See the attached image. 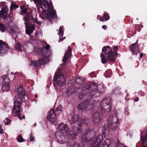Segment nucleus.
Returning a JSON list of instances; mask_svg holds the SVG:
<instances>
[{"label":"nucleus","mask_w":147,"mask_h":147,"mask_svg":"<svg viewBox=\"0 0 147 147\" xmlns=\"http://www.w3.org/2000/svg\"><path fill=\"white\" fill-rule=\"evenodd\" d=\"M45 50L46 51L47 53H49V57H50V55H51V52L49 50V49L50 48V46L49 45H47L45 47V48H44Z\"/></svg>","instance_id":"nucleus-36"},{"label":"nucleus","mask_w":147,"mask_h":147,"mask_svg":"<svg viewBox=\"0 0 147 147\" xmlns=\"http://www.w3.org/2000/svg\"><path fill=\"white\" fill-rule=\"evenodd\" d=\"M78 109L79 110L83 111V102L82 101L78 105Z\"/></svg>","instance_id":"nucleus-38"},{"label":"nucleus","mask_w":147,"mask_h":147,"mask_svg":"<svg viewBox=\"0 0 147 147\" xmlns=\"http://www.w3.org/2000/svg\"><path fill=\"white\" fill-rule=\"evenodd\" d=\"M117 147H127L125 146L124 145L120 143H118L117 144Z\"/></svg>","instance_id":"nucleus-44"},{"label":"nucleus","mask_w":147,"mask_h":147,"mask_svg":"<svg viewBox=\"0 0 147 147\" xmlns=\"http://www.w3.org/2000/svg\"><path fill=\"white\" fill-rule=\"evenodd\" d=\"M38 97V96L37 95H36L35 96V98H37Z\"/></svg>","instance_id":"nucleus-57"},{"label":"nucleus","mask_w":147,"mask_h":147,"mask_svg":"<svg viewBox=\"0 0 147 147\" xmlns=\"http://www.w3.org/2000/svg\"><path fill=\"white\" fill-rule=\"evenodd\" d=\"M63 29V28L61 26H60L59 28V30H62V29Z\"/></svg>","instance_id":"nucleus-54"},{"label":"nucleus","mask_w":147,"mask_h":147,"mask_svg":"<svg viewBox=\"0 0 147 147\" xmlns=\"http://www.w3.org/2000/svg\"><path fill=\"white\" fill-rule=\"evenodd\" d=\"M3 130L2 129L0 128V133L1 134L3 133Z\"/></svg>","instance_id":"nucleus-49"},{"label":"nucleus","mask_w":147,"mask_h":147,"mask_svg":"<svg viewBox=\"0 0 147 147\" xmlns=\"http://www.w3.org/2000/svg\"><path fill=\"white\" fill-rule=\"evenodd\" d=\"M94 131L93 129H88L85 131V133L83 134V144H84L85 145H87V144H89L87 138L85 137V138L84 139V136H86L87 134L91 133H93Z\"/></svg>","instance_id":"nucleus-20"},{"label":"nucleus","mask_w":147,"mask_h":147,"mask_svg":"<svg viewBox=\"0 0 147 147\" xmlns=\"http://www.w3.org/2000/svg\"><path fill=\"white\" fill-rule=\"evenodd\" d=\"M3 86L2 87L3 90L4 91H8L10 89L9 84H3Z\"/></svg>","instance_id":"nucleus-26"},{"label":"nucleus","mask_w":147,"mask_h":147,"mask_svg":"<svg viewBox=\"0 0 147 147\" xmlns=\"http://www.w3.org/2000/svg\"><path fill=\"white\" fill-rule=\"evenodd\" d=\"M85 104V103H84V102L83 101V110H84V109H85L86 108L87 109V107H88V106H89V105H88V103L87 104L86 103V107H84V104Z\"/></svg>","instance_id":"nucleus-46"},{"label":"nucleus","mask_w":147,"mask_h":147,"mask_svg":"<svg viewBox=\"0 0 147 147\" xmlns=\"http://www.w3.org/2000/svg\"><path fill=\"white\" fill-rule=\"evenodd\" d=\"M71 49L70 47L69 46L68 50L65 52V55L64 56V58L63 60V61L64 63L65 62L69 57L71 55Z\"/></svg>","instance_id":"nucleus-19"},{"label":"nucleus","mask_w":147,"mask_h":147,"mask_svg":"<svg viewBox=\"0 0 147 147\" xmlns=\"http://www.w3.org/2000/svg\"><path fill=\"white\" fill-rule=\"evenodd\" d=\"M74 44H74V43H73V44H72V45H74Z\"/></svg>","instance_id":"nucleus-59"},{"label":"nucleus","mask_w":147,"mask_h":147,"mask_svg":"<svg viewBox=\"0 0 147 147\" xmlns=\"http://www.w3.org/2000/svg\"><path fill=\"white\" fill-rule=\"evenodd\" d=\"M21 118H22V119H25V116L24 115H23L22 117H21Z\"/></svg>","instance_id":"nucleus-53"},{"label":"nucleus","mask_w":147,"mask_h":147,"mask_svg":"<svg viewBox=\"0 0 147 147\" xmlns=\"http://www.w3.org/2000/svg\"><path fill=\"white\" fill-rule=\"evenodd\" d=\"M110 143V140L109 139H107L105 141L102 145V146L103 147H109Z\"/></svg>","instance_id":"nucleus-27"},{"label":"nucleus","mask_w":147,"mask_h":147,"mask_svg":"<svg viewBox=\"0 0 147 147\" xmlns=\"http://www.w3.org/2000/svg\"><path fill=\"white\" fill-rule=\"evenodd\" d=\"M109 17L107 14H104L103 15L102 17L100 18V21H104L105 20H107L109 19Z\"/></svg>","instance_id":"nucleus-28"},{"label":"nucleus","mask_w":147,"mask_h":147,"mask_svg":"<svg viewBox=\"0 0 147 147\" xmlns=\"http://www.w3.org/2000/svg\"><path fill=\"white\" fill-rule=\"evenodd\" d=\"M62 107L61 105L57 107L55 111L53 110H51L48 112L47 118V120H49L51 123H55L56 120V113L57 111H61L62 110Z\"/></svg>","instance_id":"nucleus-11"},{"label":"nucleus","mask_w":147,"mask_h":147,"mask_svg":"<svg viewBox=\"0 0 147 147\" xmlns=\"http://www.w3.org/2000/svg\"><path fill=\"white\" fill-rule=\"evenodd\" d=\"M89 122V120L88 119H83V124L85 123V124H87Z\"/></svg>","instance_id":"nucleus-42"},{"label":"nucleus","mask_w":147,"mask_h":147,"mask_svg":"<svg viewBox=\"0 0 147 147\" xmlns=\"http://www.w3.org/2000/svg\"><path fill=\"white\" fill-rule=\"evenodd\" d=\"M102 28L104 29H105L107 28V26L105 25H104L102 26Z\"/></svg>","instance_id":"nucleus-48"},{"label":"nucleus","mask_w":147,"mask_h":147,"mask_svg":"<svg viewBox=\"0 0 147 147\" xmlns=\"http://www.w3.org/2000/svg\"><path fill=\"white\" fill-rule=\"evenodd\" d=\"M58 128L59 130L64 131L65 133L69 129L68 125L63 123H61L59 125Z\"/></svg>","instance_id":"nucleus-21"},{"label":"nucleus","mask_w":147,"mask_h":147,"mask_svg":"<svg viewBox=\"0 0 147 147\" xmlns=\"http://www.w3.org/2000/svg\"><path fill=\"white\" fill-rule=\"evenodd\" d=\"M100 16H97V19H98L99 20H100Z\"/></svg>","instance_id":"nucleus-51"},{"label":"nucleus","mask_w":147,"mask_h":147,"mask_svg":"<svg viewBox=\"0 0 147 147\" xmlns=\"http://www.w3.org/2000/svg\"><path fill=\"white\" fill-rule=\"evenodd\" d=\"M17 140L18 142H21L25 141L24 139L23 138L21 135H20L17 138Z\"/></svg>","instance_id":"nucleus-34"},{"label":"nucleus","mask_w":147,"mask_h":147,"mask_svg":"<svg viewBox=\"0 0 147 147\" xmlns=\"http://www.w3.org/2000/svg\"><path fill=\"white\" fill-rule=\"evenodd\" d=\"M140 139L142 143V147H147V131L146 132L145 136H141Z\"/></svg>","instance_id":"nucleus-22"},{"label":"nucleus","mask_w":147,"mask_h":147,"mask_svg":"<svg viewBox=\"0 0 147 147\" xmlns=\"http://www.w3.org/2000/svg\"><path fill=\"white\" fill-rule=\"evenodd\" d=\"M9 49V47L6 43L0 40V54H5Z\"/></svg>","instance_id":"nucleus-14"},{"label":"nucleus","mask_w":147,"mask_h":147,"mask_svg":"<svg viewBox=\"0 0 147 147\" xmlns=\"http://www.w3.org/2000/svg\"><path fill=\"white\" fill-rule=\"evenodd\" d=\"M58 34L59 36V42H61L63 40V39H62V37H63V30H59Z\"/></svg>","instance_id":"nucleus-30"},{"label":"nucleus","mask_w":147,"mask_h":147,"mask_svg":"<svg viewBox=\"0 0 147 147\" xmlns=\"http://www.w3.org/2000/svg\"><path fill=\"white\" fill-rule=\"evenodd\" d=\"M114 53L116 54H117V51L118 50V48L117 46H115L114 48Z\"/></svg>","instance_id":"nucleus-45"},{"label":"nucleus","mask_w":147,"mask_h":147,"mask_svg":"<svg viewBox=\"0 0 147 147\" xmlns=\"http://www.w3.org/2000/svg\"><path fill=\"white\" fill-rule=\"evenodd\" d=\"M111 69H109L105 71L104 75L106 78H109L111 76Z\"/></svg>","instance_id":"nucleus-29"},{"label":"nucleus","mask_w":147,"mask_h":147,"mask_svg":"<svg viewBox=\"0 0 147 147\" xmlns=\"http://www.w3.org/2000/svg\"><path fill=\"white\" fill-rule=\"evenodd\" d=\"M69 147H81V146L79 144L74 143L73 144L70 145Z\"/></svg>","instance_id":"nucleus-39"},{"label":"nucleus","mask_w":147,"mask_h":147,"mask_svg":"<svg viewBox=\"0 0 147 147\" xmlns=\"http://www.w3.org/2000/svg\"><path fill=\"white\" fill-rule=\"evenodd\" d=\"M83 93L86 92L85 95L89 94L92 98L99 96V94L98 86L94 82H88L87 84H85L83 82Z\"/></svg>","instance_id":"nucleus-4"},{"label":"nucleus","mask_w":147,"mask_h":147,"mask_svg":"<svg viewBox=\"0 0 147 147\" xmlns=\"http://www.w3.org/2000/svg\"><path fill=\"white\" fill-rule=\"evenodd\" d=\"M101 113L96 112L93 115L92 120L95 124H98L100 122L102 116L106 115L112 109L111 98H107L102 100L100 103Z\"/></svg>","instance_id":"nucleus-1"},{"label":"nucleus","mask_w":147,"mask_h":147,"mask_svg":"<svg viewBox=\"0 0 147 147\" xmlns=\"http://www.w3.org/2000/svg\"><path fill=\"white\" fill-rule=\"evenodd\" d=\"M33 19H29V20H30V22H31V23L32 24V22H33L34 23H36L38 25H41V23L39 21H38V20L37 19H34L33 18Z\"/></svg>","instance_id":"nucleus-31"},{"label":"nucleus","mask_w":147,"mask_h":147,"mask_svg":"<svg viewBox=\"0 0 147 147\" xmlns=\"http://www.w3.org/2000/svg\"><path fill=\"white\" fill-rule=\"evenodd\" d=\"M82 138H83V136H81V140H82Z\"/></svg>","instance_id":"nucleus-58"},{"label":"nucleus","mask_w":147,"mask_h":147,"mask_svg":"<svg viewBox=\"0 0 147 147\" xmlns=\"http://www.w3.org/2000/svg\"><path fill=\"white\" fill-rule=\"evenodd\" d=\"M83 123L81 121L76 126L75 125H71L73 131H69V129L65 133L67 137L69 139H75L76 138L77 134L80 133L82 131Z\"/></svg>","instance_id":"nucleus-7"},{"label":"nucleus","mask_w":147,"mask_h":147,"mask_svg":"<svg viewBox=\"0 0 147 147\" xmlns=\"http://www.w3.org/2000/svg\"><path fill=\"white\" fill-rule=\"evenodd\" d=\"M27 9H26L24 8L23 9H22L21 11L22 12L24 13H26L27 15L24 18H24H26L28 15H29L30 16H32L31 14L30 13L28 12H27Z\"/></svg>","instance_id":"nucleus-32"},{"label":"nucleus","mask_w":147,"mask_h":147,"mask_svg":"<svg viewBox=\"0 0 147 147\" xmlns=\"http://www.w3.org/2000/svg\"><path fill=\"white\" fill-rule=\"evenodd\" d=\"M19 7V6L16 4H12L10 7V10L12 11L14 8H17Z\"/></svg>","instance_id":"nucleus-37"},{"label":"nucleus","mask_w":147,"mask_h":147,"mask_svg":"<svg viewBox=\"0 0 147 147\" xmlns=\"http://www.w3.org/2000/svg\"><path fill=\"white\" fill-rule=\"evenodd\" d=\"M136 20H138V18H137V19H136Z\"/></svg>","instance_id":"nucleus-60"},{"label":"nucleus","mask_w":147,"mask_h":147,"mask_svg":"<svg viewBox=\"0 0 147 147\" xmlns=\"http://www.w3.org/2000/svg\"><path fill=\"white\" fill-rule=\"evenodd\" d=\"M69 84L70 85L69 86L66 91V93L68 96H69L75 93L77 90H78V87H76L75 85H72L70 83Z\"/></svg>","instance_id":"nucleus-15"},{"label":"nucleus","mask_w":147,"mask_h":147,"mask_svg":"<svg viewBox=\"0 0 147 147\" xmlns=\"http://www.w3.org/2000/svg\"><path fill=\"white\" fill-rule=\"evenodd\" d=\"M5 119H6V120H7H7L8 121V120H9V119L8 118H6Z\"/></svg>","instance_id":"nucleus-56"},{"label":"nucleus","mask_w":147,"mask_h":147,"mask_svg":"<svg viewBox=\"0 0 147 147\" xmlns=\"http://www.w3.org/2000/svg\"><path fill=\"white\" fill-rule=\"evenodd\" d=\"M102 140V136L100 135H98V136L97 137L96 142L94 143L92 146L94 147H99Z\"/></svg>","instance_id":"nucleus-18"},{"label":"nucleus","mask_w":147,"mask_h":147,"mask_svg":"<svg viewBox=\"0 0 147 147\" xmlns=\"http://www.w3.org/2000/svg\"><path fill=\"white\" fill-rule=\"evenodd\" d=\"M102 52L105 55L101 53L100 57L102 63H106L108 61L113 62L115 61V58L112 49L109 46L104 47L102 49Z\"/></svg>","instance_id":"nucleus-6"},{"label":"nucleus","mask_w":147,"mask_h":147,"mask_svg":"<svg viewBox=\"0 0 147 147\" xmlns=\"http://www.w3.org/2000/svg\"><path fill=\"white\" fill-rule=\"evenodd\" d=\"M89 75L91 78H94L96 77V75L95 73L94 72H92L90 73L89 74Z\"/></svg>","instance_id":"nucleus-40"},{"label":"nucleus","mask_w":147,"mask_h":147,"mask_svg":"<svg viewBox=\"0 0 147 147\" xmlns=\"http://www.w3.org/2000/svg\"><path fill=\"white\" fill-rule=\"evenodd\" d=\"M138 40L136 42L132 44L130 47V49L133 55H136L140 52L139 46L136 45Z\"/></svg>","instance_id":"nucleus-16"},{"label":"nucleus","mask_w":147,"mask_h":147,"mask_svg":"<svg viewBox=\"0 0 147 147\" xmlns=\"http://www.w3.org/2000/svg\"><path fill=\"white\" fill-rule=\"evenodd\" d=\"M143 56V54L142 53H141L140 55V57L141 58H142Z\"/></svg>","instance_id":"nucleus-52"},{"label":"nucleus","mask_w":147,"mask_h":147,"mask_svg":"<svg viewBox=\"0 0 147 147\" xmlns=\"http://www.w3.org/2000/svg\"><path fill=\"white\" fill-rule=\"evenodd\" d=\"M11 120H9L8 121V120L7 122H6L5 123V125H8L10 124V123L11 122Z\"/></svg>","instance_id":"nucleus-47"},{"label":"nucleus","mask_w":147,"mask_h":147,"mask_svg":"<svg viewBox=\"0 0 147 147\" xmlns=\"http://www.w3.org/2000/svg\"><path fill=\"white\" fill-rule=\"evenodd\" d=\"M15 48L17 50L19 51L22 50L21 45L19 42H18L16 44Z\"/></svg>","instance_id":"nucleus-33"},{"label":"nucleus","mask_w":147,"mask_h":147,"mask_svg":"<svg viewBox=\"0 0 147 147\" xmlns=\"http://www.w3.org/2000/svg\"><path fill=\"white\" fill-rule=\"evenodd\" d=\"M30 140L31 141H32L34 139V137L32 133L30 134Z\"/></svg>","instance_id":"nucleus-41"},{"label":"nucleus","mask_w":147,"mask_h":147,"mask_svg":"<svg viewBox=\"0 0 147 147\" xmlns=\"http://www.w3.org/2000/svg\"><path fill=\"white\" fill-rule=\"evenodd\" d=\"M2 17L1 18H3V19L4 20L6 19L7 18H9L10 19L9 21L10 23L12 22L13 21V18L12 16V14H9L8 15L5 13L3 15H2Z\"/></svg>","instance_id":"nucleus-24"},{"label":"nucleus","mask_w":147,"mask_h":147,"mask_svg":"<svg viewBox=\"0 0 147 147\" xmlns=\"http://www.w3.org/2000/svg\"><path fill=\"white\" fill-rule=\"evenodd\" d=\"M138 100H139V98L138 97H136L135 98V100L137 102V101H138Z\"/></svg>","instance_id":"nucleus-50"},{"label":"nucleus","mask_w":147,"mask_h":147,"mask_svg":"<svg viewBox=\"0 0 147 147\" xmlns=\"http://www.w3.org/2000/svg\"><path fill=\"white\" fill-rule=\"evenodd\" d=\"M5 27L4 25L1 23H0V30L2 32H4L5 31Z\"/></svg>","instance_id":"nucleus-35"},{"label":"nucleus","mask_w":147,"mask_h":147,"mask_svg":"<svg viewBox=\"0 0 147 147\" xmlns=\"http://www.w3.org/2000/svg\"><path fill=\"white\" fill-rule=\"evenodd\" d=\"M34 51L36 52V55H41V57L37 61H32L29 65L30 66H32L37 68L40 67L42 65L49 61L50 58L49 53L46 52L44 47H37L34 49Z\"/></svg>","instance_id":"nucleus-3"},{"label":"nucleus","mask_w":147,"mask_h":147,"mask_svg":"<svg viewBox=\"0 0 147 147\" xmlns=\"http://www.w3.org/2000/svg\"><path fill=\"white\" fill-rule=\"evenodd\" d=\"M117 117L116 116L110 115L107 120L108 125H105L102 129L103 133L105 134H108L109 131L111 130H113L117 127L116 123Z\"/></svg>","instance_id":"nucleus-8"},{"label":"nucleus","mask_w":147,"mask_h":147,"mask_svg":"<svg viewBox=\"0 0 147 147\" xmlns=\"http://www.w3.org/2000/svg\"><path fill=\"white\" fill-rule=\"evenodd\" d=\"M52 6H51L52 9L51 11H49L47 13V16L46 19H48L49 22H51L52 21V19H57V14L56 11L53 9H52Z\"/></svg>","instance_id":"nucleus-13"},{"label":"nucleus","mask_w":147,"mask_h":147,"mask_svg":"<svg viewBox=\"0 0 147 147\" xmlns=\"http://www.w3.org/2000/svg\"><path fill=\"white\" fill-rule=\"evenodd\" d=\"M13 11H11L10 10V12L9 14H12Z\"/></svg>","instance_id":"nucleus-55"},{"label":"nucleus","mask_w":147,"mask_h":147,"mask_svg":"<svg viewBox=\"0 0 147 147\" xmlns=\"http://www.w3.org/2000/svg\"><path fill=\"white\" fill-rule=\"evenodd\" d=\"M0 7L1 8H3L0 11V17L2 18V15H3L7 13L8 10V8L7 6L5 5V2H1L0 3Z\"/></svg>","instance_id":"nucleus-17"},{"label":"nucleus","mask_w":147,"mask_h":147,"mask_svg":"<svg viewBox=\"0 0 147 147\" xmlns=\"http://www.w3.org/2000/svg\"><path fill=\"white\" fill-rule=\"evenodd\" d=\"M66 74L65 70L64 68H62L57 72L55 73L53 78V85L56 88L58 86H62L65 83V80L64 76Z\"/></svg>","instance_id":"nucleus-5"},{"label":"nucleus","mask_w":147,"mask_h":147,"mask_svg":"<svg viewBox=\"0 0 147 147\" xmlns=\"http://www.w3.org/2000/svg\"><path fill=\"white\" fill-rule=\"evenodd\" d=\"M81 79L78 78L70 80L69 82V83L72 85H75L76 87H78V97L80 100L83 99V85Z\"/></svg>","instance_id":"nucleus-9"},{"label":"nucleus","mask_w":147,"mask_h":147,"mask_svg":"<svg viewBox=\"0 0 147 147\" xmlns=\"http://www.w3.org/2000/svg\"><path fill=\"white\" fill-rule=\"evenodd\" d=\"M29 19H33V17L28 15L24 18L25 24L26 29V32L28 34H31L35 29L34 25L31 23Z\"/></svg>","instance_id":"nucleus-10"},{"label":"nucleus","mask_w":147,"mask_h":147,"mask_svg":"<svg viewBox=\"0 0 147 147\" xmlns=\"http://www.w3.org/2000/svg\"><path fill=\"white\" fill-rule=\"evenodd\" d=\"M2 78L3 80V84H9L10 81V79L7 75L2 76Z\"/></svg>","instance_id":"nucleus-25"},{"label":"nucleus","mask_w":147,"mask_h":147,"mask_svg":"<svg viewBox=\"0 0 147 147\" xmlns=\"http://www.w3.org/2000/svg\"><path fill=\"white\" fill-rule=\"evenodd\" d=\"M16 90L18 92V96L16 99H15V102H13L14 105L13 107V110L14 111L17 108L18 109L16 111L14 117L18 116L19 119L21 120L22 119L20 116L21 112L20 109L22 102L28 100V96L23 87H19L16 89Z\"/></svg>","instance_id":"nucleus-2"},{"label":"nucleus","mask_w":147,"mask_h":147,"mask_svg":"<svg viewBox=\"0 0 147 147\" xmlns=\"http://www.w3.org/2000/svg\"><path fill=\"white\" fill-rule=\"evenodd\" d=\"M9 32L11 33H14L16 32V31L14 30L13 28L12 27L10 28Z\"/></svg>","instance_id":"nucleus-43"},{"label":"nucleus","mask_w":147,"mask_h":147,"mask_svg":"<svg viewBox=\"0 0 147 147\" xmlns=\"http://www.w3.org/2000/svg\"><path fill=\"white\" fill-rule=\"evenodd\" d=\"M55 138L57 142L60 144H64L67 143L66 138L63 132L58 131L55 133Z\"/></svg>","instance_id":"nucleus-12"},{"label":"nucleus","mask_w":147,"mask_h":147,"mask_svg":"<svg viewBox=\"0 0 147 147\" xmlns=\"http://www.w3.org/2000/svg\"><path fill=\"white\" fill-rule=\"evenodd\" d=\"M79 118V117L78 115H75L72 116L71 119L69 120L70 123L73 124L77 121Z\"/></svg>","instance_id":"nucleus-23"}]
</instances>
